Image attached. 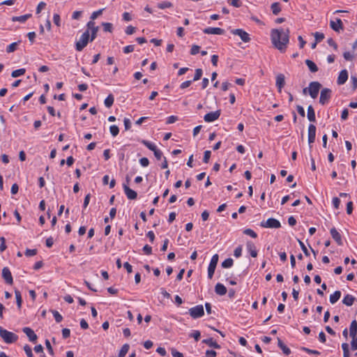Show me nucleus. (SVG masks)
Returning a JSON list of instances; mask_svg holds the SVG:
<instances>
[{
	"instance_id": "nucleus-4",
	"label": "nucleus",
	"mask_w": 357,
	"mask_h": 357,
	"mask_svg": "<svg viewBox=\"0 0 357 357\" xmlns=\"http://www.w3.org/2000/svg\"><path fill=\"white\" fill-rule=\"evenodd\" d=\"M188 313L192 319H198L204 315V310L202 305H197L189 309Z\"/></svg>"
},
{
	"instance_id": "nucleus-2",
	"label": "nucleus",
	"mask_w": 357,
	"mask_h": 357,
	"mask_svg": "<svg viewBox=\"0 0 357 357\" xmlns=\"http://www.w3.org/2000/svg\"><path fill=\"white\" fill-rule=\"evenodd\" d=\"M91 40L89 31L86 30L80 36L78 41L75 43V50L78 52H81L87 45Z\"/></svg>"
},
{
	"instance_id": "nucleus-37",
	"label": "nucleus",
	"mask_w": 357,
	"mask_h": 357,
	"mask_svg": "<svg viewBox=\"0 0 357 357\" xmlns=\"http://www.w3.org/2000/svg\"><path fill=\"white\" fill-rule=\"evenodd\" d=\"M25 72H26V70L24 68H20L17 70H15L12 72L11 76L13 77H17L24 75Z\"/></svg>"
},
{
	"instance_id": "nucleus-14",
	"label": "nucleus",
	"mask_w": 357,
	"mask_h": 357,
	"mask_svg": "<svg viewBox=\"0 0 357 357\" xmlns=\"http://www.w3.org/2000/svg\"><path fill=\"white\" fill-rule=\"evenodd\" d=\"M316 126L313 124H310L308 126V144L311 147L312 144L315 141L316 137Z\"/></svg>"
},
{
	"instance_id": "nucleus-30",
	"label": "nucleus",
	"mask_w": 357,
	"mask_h": 357,
	"mask_svg": "<svg viewBox=\"0 0 357 357\" xmlns=\"http://www.w3.org/2000/svg\"><path fill=\"white\" fill-rule=\"evenodd\" d=\"M278 345L282 350L285 355L288 356L290 354V349L287 347L280 339L278 340Z\"/></svg>"
},
{
	"instance_id": "nucleus-17",
	"label": "nucleus",
	"mask_w": 357,
	"mask_h": 357,
	"mask_svg": "<svg viewBox=\"0 0 357 357\" xmlns=\"http://www.w3.org/2000/svg\"><path fill=\"white\" fill-rule=\"evenodd\" d=\"M203 32L206 34L222 35L225 30L218 27H207L203 30Z\"/></svg>"
},
{
	"instance_id": "nucleus-39",
	"label": "nucleus",
	"mask_w": 357,
	"mask_h": 357,
	"mask_svg": "<svg viewBox=\"0 0 357 357\" xmlns=\"http://www.w3.org/2000/svg\"><path fill=\"white\" fill-rule=\"evenodd\" d=\"M109 132H110L111 135H112V137H116L119 133V128L116 125H112L109 127Z\"/></svg>"
},
{
	"instance_id": "nucleus-41",
	"label": "nucleus",
	"mask_w": 357,
	"mask_h": 357,
	"mask_svg": "<svg viewBox=\"0 0 357 357\" xmlns=\"http://www.w3.org/2000/svg\"><path fill=\"white\" fill-rule=\"evenodd\" d=\"M342 349L343 350V356L344 357H350L349 350V344L347 343H342Z\"/></svg>"
},
{
	"instance_id": "nucleus-3",
	"label": "nucleus",
	"mask_w": 357,
	"mask_h": 357,
	"mask_svg": "<svg viewBox=\"0 0 357 357\" xmlns=\"http://www.w3.org/2000/svg\"><path fill=\"white\" fill-rule=\"evenodd\" d=\"M0 337L7 344H12L18 340V336L13 332L0 326Z\"/></svg>"
},
{
	"instance_id": "nucleus-55",
	"label": "nucleus",
	"mask_w": 357,
	"mask_h": 357,
	"mask_svg": "<svg viewBox=\"0 0 357 357\" xmlns=\"http://www.w3.org/2000/svg\"><path fill=\"white\" fill-rule=\"evenodd\" d=\"M134 50H135V46L132 45H127V46L124 47L123 49V52L125 54H128V53L132 52L134 51Z\"/></svg>"
},
{
	"instance_id": "nucleus-23",
	"label": "nucleus",
	"mask_w": 357,
	"mask_h": 357,
	"mask_svg": "<svg viewBox=\"0 0 357 357\" xmlns=\"http://www.w3.org/2000/svg\"><path fill=\"white\" fill-rule=\"evenodd\" d=\"M215 291L220 296H223L227 293V288L221 283H218L215 287Z\"/></svg>"
},
{
	"instance_id": "nucleus-11",
	"label": "nucleus",
	"mask_w": 357,
	"mask_h": 357,
	"mask_svg": "<svg viewBox=\"0 0 357 357\" xmlns=\"http://www.w3.org/2000/svg\"><path fill=\"white\" fill-rule=\"evenodd\" d=\"M128 178L127 177V183L123 184L124 193L129 199H135L137 197V192L128 187Z\"/></svg>"
},
{
	"instance_id": "nucleus-25",
	"label": "nucleus",
	"mask_w": 357,
	"mask_h": 357,
	"mask_svg": "<svg viewBox=\"0 0 357 357\" xmlns=\"http://www.w3.org/2000/svg\"><path fill=\"white\" fill-rule=\"evenodd\" d=\"M202 342L214 349H220V346L213 338H208L202 340Z\"/></svg>"
},
{
	"instance_id": "nucleus-54",
	"label": "nucleus",
	"mask_w": 357,
	"mask_h": 357,
	"mask_svg": "<svg viewBox=\"0 0 357 357\" xmlns=\"http://www.w3.org/2000/svg\"><path fill=\"white\" fill-rule=\"evenodd\" d=\"M53 21H54V23L57 26H61V17H60V15L59 14H57V13H54V14Z\"/></svg>"
},
{
	"instance_id": "nucleus-47",
	"label": "nucleus",
	"mask_w": 357,
	"mask_h": 357,
	"mask_svg": "<svg viewBox=\"0 0 357 357\" xmlns=\"http://www.w3.org/2000/svg\"><path fill=\"white\" fill-rule=\"evenodd\" d=\"M202 74H203V71L201 68L196 69L195 74L192 81L195 82V81H197L199 79H201Z\"/></svg>"
},
{
	"instance_id": "nucleus-43",
	"label": "nucleus",
	"mask_w": 357,
	"mask_h": 357,
	"mask_svg": "<svg viewBox=\"0 0 357 357\" xmlns=\"http://www.w3.org/2000/svg\"><path fill=\"white\" fill-rule=\"evenodd\" d=\"M52 313L54 317L55 321L57 323H60L63 320V317L61 314L56 310H52Z\"/></svg>"
},
{
	"instance_id": "nucleus-16",
	"label": "nucleus",
	"mask_w": 357,
	"mask_h": 357,
	"mask_svg": "<svg viewBox=\"0 0 357 357\" xmlns=\"http://www.w3.org/2000/svg\"><path fill=\"white\" fill-rule=\"evenodd\" d=\"M2 277L6 282L8 284H12L13 282V276L10 269L8 267H4L2 270Z\"/></svg>"
},
{
	"instance_id": "nucleus-36",
	"label": "nucleus",
	"mask_w": 357,
	"mask_h": 357,
	"mask_svg": "<svg viewBox=\"0 0 357 357\" xmlns=\"http://www.w3.org/2000/svg\"><path fill=\"white\" fill-rule=\"evenodd\" d=\"M20 42L21 41L20 40L18 42L12 43L9 45H8L6 47V52L8 53H11V52H15L17 50V47L19 43H20Z\"/></svg>"
},
{
	"instance_id": "nucleus-50",
	"label": "nucleus",
	"mask_w": 357,
	"mask_h": 357,
	"mask_svg": "<svg viewBox=\"0 0 357 357\" xmlns=\"http://www.w3.org/2000/svg\"><path fill=\"white\" fill-rule=\"evenodd\" d=\"M298 243L301 246V250H303V253L305 254V255L308 257L310 255V252H309L307 248H306V246L305 245L303 241L298 240Z\"/></svg>"
},
{
	"instance_id": "nucleus-38",
	"label": "nucleus",
	"mask_w": 357,
	"mask_h": 357,
	"mask_svg": "<svg viewBox=\"0 0 357 357\" xmlns=\"http://www.w3.org/2000/svg\"><path fill=\"white\" fill-rule=\"evenodd\" d=\"M234 261L231 258H227L222 262V266L225 268H230L233 266Z\"/></svg>"
},
{
	"instance_id": "nucleus-46",
	"label": "nucleus",
	"mask_w": 357,
	"mask_h": 357,
	"mask_svg": "<svg viewBox=\"0 0 357 357\" xmlns=\"http://www.w3.org/2000/svg\"><path fill=\"white\" fill-rule=\"evenodd\" d=\"M228 3L235 8H240L242 6L241 0H228Z\"/></svg>"
},
{
	"instance_id": "nucleus-22",
	"label": "nucleus",
	"mask_w": 357,
	"mask_h": 357,
	"mask_svg": "<svg viewBox=\"0 0 357 357\" xmlns=\"http://www.w3.org/2000/svg\"><path fill=\"white\" fill-rule=\"evenodd\" d=\"M356 301V298L351 294H347L344 296L342 300L343 304L347 306H351Z\"/></svg>"
},
{
	"instance_id": "nucleus-35",
	"label": "nucleus",
	"mask_w": 357,
	"mask_h": 357,
	"mask_svg": "<svg viewBox=\"0 0 357 357\" xmlns=\"http://www.w3.org/2000/svg\"><path fill=\"white\" fill-rule=\"evenodd\" d=\"M15 295L17 307L19 309H20L22 307V298L21 293L19 290H15Z\"/></svg>"
},
{
	"instance_id": "nucleus-44",
	"label": "nucleus",
	"mask_w": 357,
	"mask_h": 357,
	"mask_svg": "<svg viewBox=\"0 0 357 357\" xmlns=\"http://www.w3.org/2000/svg\"><path fill=\"white\" fill-rule=\"evenodd\" d=\"M190 337H193L196 342H197L201 336V333L199 331L194 330L192 331V333L189 335Z\"/></svg>"
},
{
	"instance_id": "nucleus-49",
	"label": "nucleus",
	"mask_w": 357,
	"mask_h": 357,
	"mask_svg": "<svg viewBox=\"0 0 357 357\" xmlns=\"http://www.w3.org/2000/svg\"><path fill=\"white\" fill-rule=\"evenodd\" d=\"M172 6V3L169 2V1H162L160 3H158V7L160 9H165V8H170Z\"/></svg>"
},
{
	"instance_id": "nucleus-5",
	"label": "nucleus",
	"mask_w": 357,
	"mask_h": 357,
	"mask_svg": "<svg viewBox=\"0 0 357 357\" xmlns=\"http://www.w3.org/2000/svg\"><path fill=\"white\" fill-rule=\"evenodd\" d=\"M321 87V84L319 82H312L310 83L308 93L312 98L315 99L318 96Z\"/></svg>"
},
{
	"instance_id": "nucleus-64",
	"label": "nucleus",
	"mask_w": 357,
	"mask_h": 357,
	"mask_svg": "<svg viewBox=\"0 0 357 357\" xmlns=\"http://www.w3.org/2000/svg\"><path fill=\"white\" fill-rule=\"evenodd\" d=\"M206 357H215L217 355L216 351L213 350H206Z\"/></svg>"
},
{
	"instance_id": "nucleus-1",
	"label": "nucleus",
	"mask_w": 357,
	"mask_h": 357,
	"mask_svg": "<svg viewBox=\"0 0 357 357\" xmlns=\"http://www.w3.org/2000/svg\"><path fill=\"white\" fill-rule=\"evenodd\" d=\"M271 40L275 48L280 52H284L289 43V30L273 29L271 31Z\"/></svg>"
},
{
	"instance_id": "nucleus-33",
	"label": "nucleus",
	"mask_w": 357,
	"mask_h": 357,
	"mask_svg": "<svg viewBox=\"0 0 357 357\" xmlns=\"http://www.w3.org/2000/svg\"><path fill=\"white\" fill-rule=\"evenodd\" d=\"M114 98L113 95L109 94L105 99L104 104H105L106 107L109 108V107H111L112 106V105L114 103Z\"/></svg>"
},
{
	"instance_id": "nucleus-9",
	"label": "nucleus",
	"mask_w": 357,
	"mask_h": 357,
	"mask_svg": "<svg viewBox=\"0 0 357 357\" xmlns=\"http://www.w3.org/2000/svg\"><path fill=\"white\" fill-rule=\"evenodd\" d=\"M231 33L233 35L238 36L244 43H248L250 41V37L248 33L241 29H232Z\"/></svg>"
},
{
	"instance_id": "nucleus-21",
	"label": "nucleus",
	"mask_w": 357,
	"mask_h": 357,
	"mask_svg": "<svg viewBox=\"0 0 357 357\" xmlns=\"http://www.w3.org/2000/svg\"><path fill=\"white\" fill-rule=\"evenodd\" d=\"M285 84V77L283 74H279L276 77V82L275 85L278 89V91L281 92L282 89L284 87Z\"/></svg>"
},
{
	"instance_id": "nucleus-45",
	"label": "nucleus",
	"mask_w": 357,
	"mask_h": 357,
	"mask_svg": "<svg viewBox=\"0 0 357 357\" xmlns=\"http://www.w3.org/2000/svg\"><path fill=\"white\" fill-rule=\"evenodd\" d=\"M242 250H243V248H242V245H238V247H236L234 251V256L236 257V258H239L242 256Z\"/></svg>"
},
{
	"instance_id": "nucleus-15",
	"label": "nucleus",
	"mask_w": 357,
	"mask_h": 357,
	"mask_svg": "<svg viewBox=\"0 0 357 357\" xmlns=\"http://www.w3.org/2000/svg\"><path fill=\"white\" fill-rule=\"evenodd\" d=\"M331 28L336 32H340L343 30V24L340 18H336L335 20L330 22Z\"/></svg>"
},
{
	"instance_id": "nucleus-48",
	"label": "nucleus",
	"mask_w": 357,
	"mask_h": 357,
	"mask_svg": "<svg viewBox=\"0 0 357 357\" xmlns=\"http://www.w3.org/2000/svg\"><path fill=\"white\" fill-rule=\"evenodd\" d=\"M343 56L347 61H353L355 58L354 54L349 52H345L343 54Z\"/></svg>"
},
{
	"instance_id": "nucleus-58",
	"label": "nucleus",
	"mask_w": 357,
	"mask_h": 357,
	"mask_svg": "<svg viewBox=\"0 0 357 357\" xmlns=\"http://www.w3.org/2000/svg\"><path fill=\"white\" fill-rule=\"evenodd\" d=\"M199 50H200V47L199 45H193L190 50V54L192 55H195L199 53Z\"/></svg>"
},
{
	"instance_id": "nucleus-8",
	"label": "nucleus",
	"mask_w": 357,
	"mask_h": 357,
	"mask_svg": "<svg viewBox=\"0 0 357 357\" xmlns=\"http://www.w3.org/2000/svg\"><path fill=\"white\" fill-rule=\"evenodd\" d=\"M218 262V254H215L211 257V261H210L209 265L208 266V278L209 279H212Z\"/></svg>"
},
{
	"instance_id": "nucleus-27",
	"label": "nucleus",
	"mask_w": 357,
	"mask_h": 357,
	"mask_svg": "<svg viewBox=\"0 0 357 357\" xmlns=\"http://www.w3.org/2000/svg\"><path fill=\"white\" fill-rule=\"evenodd\" d=\"M357 334V321L353 320L349 328V335L351 337L356 336Z\"/></svg>"
},
{
	"instance_id": "nucleus-28",
	"label": "nucleus",
	"mask_w": 357,
	"mask_h": 357,
	"mask_svg": "<svg viewBox=\"0 0 357 357\" xmlns=\"http://www.w3.org/2000/svg\"><path fill=\"white\" fill-rule=\"evenodd\" d=\"M305 64L308 67L310 72L316 73L318 71V67L314 61H312L310 59H307V60H305Z\"/></svg>"
},
{
	"instance_id": "nucleus-13",
	"label": "nucleus",
	"mask_w": 357,
	"mask_h": 357,
	"mask_svg": "<svg viewBox=\"0 0 357 357\" xmlns=\"http://www.w3.org/2000/svg\"><path fill=\"white\" fill-rule=\"evenodd\" d=\"M220 116V111L217 110V111L211 112H209V113H207L206 114H205L204 116V119L206 122L211 123V122H213L215 120L218 119Z\"/></svg>"
},
{
	"instance_id": "nucleus-51",
	"label": "nucleus",
	"mask_w": 357,
	"mask_h": 357,
	"mask_svg": "<svg viewBox=\"0 0 357 357\" xmlns=\"http://www.w3.org/2000/svg\"><path fill=\"white\" fill-rule=\"evenodd\" d=\"M314 36L315 38V40L318 43L321 41L324 38V34L323 33L318 31L314 33Z\"/></svg>"
},
{
	"instance_id": "nucleus-59",
	"label": "nucleus",
	"mask_w": 357,
	"mask_h": 357,
	"mask_svg": "<svg viewBox=\"0 0 357 357\" xmlns=\"http://www.w3.org/2000/svg\"><path fill=\"white\" fill-rule=\"evenodd\" d=\"M351 347L353 351L357 350V336L351 337Z\"/></svg>"
},
{
	"instance_id": "nucleus-26",
	"label": "nucleus",
	"mask_w": 357,
	"mask_h": 357,
	"mask_svg": "<svg viewBox=\"0 0 357 357\" xmlns=\"http://www.w3.org/2000/svg\"><path fill=\"white\" fill-rule=\"evenodd\" d=\"M341 291H335L333 294H331L329 301L331 304H335L341 297Z\"/></svg>"
},
{
	"instance_id": "nucleus-57",
	"label": "nucleus",
	"mask_w": 357,
	"mask_h": 357,
	"mask_svg": "<svg viewBox=\"0 0 357 357\" xmlns=\"http://www.w3.org/2000/svg\"><path fill=\"white\" fill-rule=\"evenodd\" d=\"M0 241H1L0 252H3L7 248V246L6 245V239L4 237L2 236L0 238Z\"/></svg>"
},
{
	"instance_id": "nucleus-53",
	"label": "nucleus",
	"mask_w": 357,
	"mask_h": 357,
	"mask_svg": "<svg viewBox=\"0 0 357 357\" xmlns=\"http://www.w3.org/2000/svg\"><path fill=\"white\" fill-rule=\"evenodd\" d=\"M24 350L26 354V356L28 357H33V353H32V350H31V348L30 347L29 345L28 344H26L24 347Z\"/></svg>"
},
{
	"instance_id": "nucleus-34",
	"label": "nucleus",
	"mask_w": 357,
	"mask_h": 357,
	"mask_svg": "<svg viewBox=\"0 0 357 357\" xmlns=\"http://www.w3.org/2000/svg\"><path fill=\"white\" fill-rule=\"evenodd\" d=\"M271 10L275 15H278L281 11L280 4L278 2H275L271 4Z\"/></svg>"
},
{
	"instance_id": "nucleus-56",
	"label": "nucleus",
	"mask_w": 357,
	"mask_h": 357,
	"mask_svg": "<svg viewBox=\"0 0 357 357\" xmlns=\"http://www.w3.org/2000/svg\"><path fill=\"white\" fill-rule=\"evenodd\" d=\"M211 151L207 150V151H204V158H203V162L204 163L208 162L209 159L211 158Z\"/></svg>"
},
{
	"instance_id": "nucleus-62",
	"label": "nucleus",
	"mask_w": 357,
	"mask_h": 357,
	"mask_svg": "<svg viewBox=\"0 0 357 357\" xmlns=\"http://www.w3.org/2000/svg\"><path fill=\"white\" fill-rule=\"evenodd\" d=\"M171 353L173 357H184L182 353L178 351L175 349H172Z\"/></svg>"
},
{
	"instance_id": "nucleus-32",
	"label": "nucleus",
	"mask_w": 357,
	"mask_h": 357,
	"mask_svg": "<svg viewBox=\"0 0 357 357\" xmlns=\"http://www.w3.org/2000/svg\"><path fill=\"white\" fill-rule=\"evenodd\" d=\"M129 349H130V345L128 344H124L122 346L121 349H120L118 356L119 357H125L126 354L128 352Z\"/></svg>"
},
{
	"instance_id": "nucleus-6",
	"label": "nucleus",
	"mask_w": 357,
	"mask_h": 357,
	"mask_svg": "<svg viewBox=\"0 0 357 357\" xmlns=\"http://www.w3.org/2000/svg\"><path fill=\"white\" fill-rule=\"evenodd\" d=\"M332 91L330 89L324 88L321 91L319 97V103L322 105H325L328 103L331 98Z\"/></svg>"
},
{
	"instance_id": "nucleus-42",
	"label": "nucleus",
	"mask_w": 357,
	"mask_h": 357,
	"mask_svg": "<svg viewBox=\"0 0 357 357\" xmlns=\"http://www.w3.org/2000/svg\"><path fill=\"white\" fill-rule=\"evenodd\" d=\"M103 30L106 32H112L113 30V25L109 22H102Z\"/></svg>"
},
{
	"instance_id": "nucleus-10",
	"label": "nucleus",
	"mask_w": 357,
	"mask_h": 357,
	"mask_svg": "<svg viewBox=\"0 0 357 357\" xmlns=\"http://www.w3.org/2000/svg\"><path fill=\"white\" fill-rule=\"evenodd\" d=\"M87 29L89 31V34L91 33V40L90 41L92 42L97 36V33L98 31V26H96L95 22L93 20L89 21L87 24Z\"/></svg>"
},
{
	"instance_id": "nucleus-61",
	"label": "nucleus",
	"mask_w": 357,
	"mask_h": 357,
	"mask_svg": "<svg viewBox=\"0 0 357 357\" xmlns=\"http://www.w3.org/2000/svg\"><path fill=\"white\" fill-rule=\"evenodd\" d=\"M139 164L142 167H147L149 165V160L147 158H142L141 159H139Z\"/></svg>"
},
{
	"instance_id": "nucleus-60",
	"label": "nucleus",
	"mask_w": 357,
	"mask_h": 357,
	"mask_svg": "<svg viewBox=\"0 0 357 357\" xmlns=\"http://www.w3.org/2000/svg\"><path fill=\"white\" fill-rule=\"evenodd\" d=\"M332 203L335 209H338L340 204V199L338 197H333Z\"/></svg>"
},
{
	"instance_id": "nucleus-63",
	"label": "nucleus",
	"mask_w": 357,
	"mask_h": 357,
	"mask_svg": "<svg viewBox=\"0 0 357 357\" xmlns=\"http://www.w3.org/2000/svg\"><path fill=\"white\" fill-rule=\"evenodd\" d=\"M350 81L354 89H356L357 88V77L352 75L351 77Z\"/></svg>"
},
{
	"instance_id": "nucleus-20",
	"label": "nucleus",
	"mask_w": 357,
	"mask_h": 357,
	"mask_svg": "<svg viewBox=\"0 0 357 357\" xmlns=\"http://www.w3.org/2000/svg\"><path fill=\"white\" fill-rule=\"evenodd\" d=\"M348 79V72L346 69L342 70L337 77V83L338 85L344 84Z\"/></svg>"
},
{
	"instance_id": "nucleus-40",
	"label": "nucleus",
	"mask_w": 357,
	"mask_h": 357,
	"mask_svg": "<svg viewBox=\"0 0 357 357\" xmlns=\"http://www.w3.org/2000/svg\"><path fill=\"white\" fill-rule=\"evenodd\" d=\"M243 234L248 236H250V237L253 238H257V234L252 230V229H245L243 230Z\"/></svg>"
},
{
	"instance_id": "nucleus-29",
	"label": "nucleus",
	"mask_w": 357,
	"mask_h": 357,
	"mask_svg": "<svg viewBox=\"0 0 357 357\" xmlns=\"http://www.w3.org/2000/svg\"><path fill=\"white\" fill-rule=\"evenodd\" d=\"M307 119L312 122H314L316 121L315 112L312 105H310L307 107Z\"/></svg>"
},
{
	"instance_id": "nucleus-7",
	"label": "nucleus",
	"mask_w": 357,
	"mask_h": 357,
	"mask_svg": "<svg viewBox=\"0 0 357 357\" xmlns=\"http://www.w3.org/2000/svg\"><path fill=\"white\" fill-rule=\"evenodd\" d=\"M260 226L264 228L278 229L281 227L280 222L275 218H268L266 221H262Z\"/></svg>"
},
{
	"instance_id": "nucleus-24",
	"label": "nucleus",
	"mask_w": 357,
	"mask_h": 357,
	"mask_svg": "<svg viewBox=\"0 0 357 357\" xmlns=\"http://www.w3.org/2000/svg\"><path fill=\"white\" fill-rule=\"evenodd\" d=\"M31 17V14H26L24 15H21V16H14L12 17V21L24 23Z\"/></svg>"
},
{
	"instance_id": "nucleus-12",
	"label": "nucleus",
	"mask_w": 357,
	"mask_h": 357,
	"mask_svg": "<svg viewBox=\"0 0 357 357\" xmlns=\"http://www.w3.org/2000/svg\"><path fill=\"white\" fill-rule=\"evenodd\" d=\"M245 245L246 250L249 255L253 258L257 257L258 255V250L255 243L251 241H248Z\"/></svg>"
},
{
	"instance_id": "nucleus-31",
	"label": "nucleus",
	"mask_w": 357,
	"mask_h": 357,
	"mask_svg": "<svg viewBox=\"0 0 357 357\" xmlns=\"http://www.w3.org/2000/svg\"><path fill=\"white\" fill-rule=\"evenodd\" d=\"M141 143L152 151H155L157 149V146L154 143L147 141L146 139L141 140Z\"/></svg>"
},
{
	"instance_id": "nucleus-18",
	"label": "nucleus",
	"mask_w": 357,
	"mask_h": 357,
	"mask_svg": "<svg viewBox=\"0 0 357 357\" xmlns=\"http://www.w3.org/2000/svg\"><path fill=\"white\" fill-rule=\"evenodd\" d=\"M330 233L332 238L334 239V241L337 243L338 245H342L343 244L342 236L335 227L331 229Z\"/></svg>"
},
{
	"instance_id": "nucleus-19",
	"label": "nucleus",
	"mask_w": 357,
	"mask_h": 357,
	"mask_svg": "<svg viewBox=\"0 0 357 357\" xmlns=\"http://www.w3.org/2000/svg\"><path fill=\"white\" fill-rule=\"evenodd\" d=\"M22 331L26 335L30 342H36L38 337L31 328L29 327H24L23 328Z\"/></svg>"
},
{
	"instance_id": "nucleus-52",
	"label": "nucleus",
	"mask_w": 357,
	"mask_h": 357,
	"mask_svg": "<svg viewBox=\"0 0 357 357\" xmlns=\"http://www.w3.org/2000/svg\"><path fill=\"white\" fill-rule=\"evenodd\" d=\"M37 254V250L36 249H26L25 250L24 255L26 257H32Z\"/></svg>"
}]
</instances>
